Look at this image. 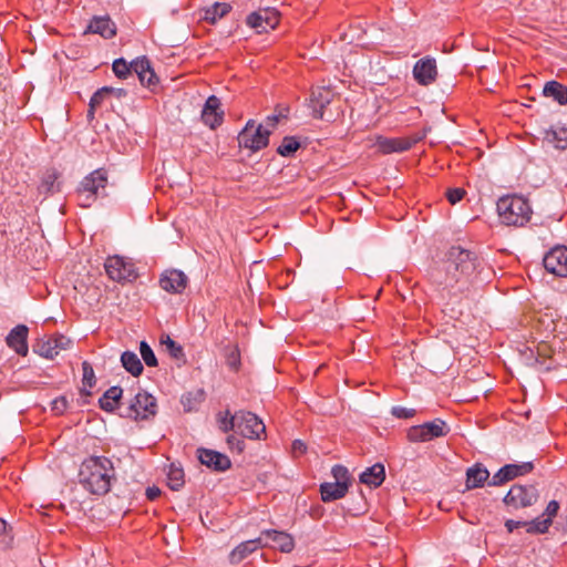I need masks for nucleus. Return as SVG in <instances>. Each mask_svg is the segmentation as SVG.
I'll return each instance as SVG.
<instances>
[{"mask_svg":"<svg viewBox=\"0 0 567 567\" xmlns=\"http://www.w3.org/2000/svg\"><path fill=\"white\" fill-rule=\"evenodd\" d=\"M478 267L480 260L474 251L452 246L443 260L445 277L441 284L455 292L466 293L474 285Z\"/></svg>","mask_w":567,"mask_h":567,"instance_id":"f257e3e1","label":"nucleus"},{"mask_svg":"<svg viewBox=\"0 0 567 567\" xmlns=\"http://www.w3.org/2000/svg\"><path fill=\"white\" fill-rule=\"evenodd\" d=\"M115 481L113 462L106 456H90L80 465L79 482L92 495H106Z\"/></svg>","mask_w":567,"mask_h":567,"instance_id":"f03ea898","label":"nucleus"},{"mask_svg":"<svg viewBox=\"0 0 567 567\" xmlns=\"http://www.w3.org/2000/svg\"><path fill=\"white\" fill-rule=\"evenodd\" d=\"M217 424L223 433L234 431L249 440L266 437V426L262 420L249 411L240 410L234 414L229 410L219 412L217 414Z\"/></svg>","mask_w":567,"mask_h":567,"instance_id":"7ed1b4c3","label":"nucleus"},{"mask_svg":"<svg viewBox=\"0 0 567 567\" xmlns=\"http://www.w3.org/2000/svg\"><path fill=\"white\" fill-rule=\"evenodd\" d=\"M497 213L503 224L523 227L530 220L533 210L523 196L507 195L498 199Z\"/></svg>","mask_w":567,"mask_h":567,"instance_id":"20e7f679","label":"nucleus"},{"mask_svg":"<svg viewBox=\"0 0 567 567\" xmlns=\"http://www.w3.org/2000/svg\"><path fill=\"white\" fill-rule=\"evenodd\" d=\"M107 172L99 168L85 176L80 183L76 194L80 206L90 207L100 195H105Z\"/></svg>","mask_w":567,"mask_h":567,"instance_id":"39448f33","label":"nucleus"},{"mask_svg":"<svg viewBox=\"0 0 567 567\" xmlns=\"http://www.w3.org/2000/svg\"><path fill=\"white\" fill-rule=\"evenodd\" d=\"M107 277L116 282H132L138 277L135 264L130 258L122 256H110L104 262Z\"/></svg>","mask_w":567,"mask_h":567,"instance_id":"423d86ee","label":"nucleus"},{"mask_svg":"<svg viewBox=\"0 0 567 567\" xmlns=\"http://www.w3.org/2000/svg\"><path fill=\"white\" fill-rule=\"evenodd\" d=\"M156 399L146 391H140L130 404L121 412V416L132 420H147L156 414Z\"/></svg>","mask_w":567,"mask_h":567,"instance_id":"0eeeda50","label":"nucleus"},{"mask_svg":"<svg viewBox=\"0 0 567 567\" xmlns=\"http://www.w3.org/2000/svg\"><path fill=\"white\" fill-rule=\"evenodd\" d=\"M449 432L450 429L446 422L442 419H435L431 422L411 426L406 432V439L412 443H423L446 436Z\"/></svg>","mask_w":567,"mask_h":567,"instance_id":"6e6552de","label":"nucleus"},{"mask_svg":"<svg viewBox=\"0 0 567 567\" xmlns=\"http://www.w3.org/2000/svg\"><path fill=\"white\" fill-rule=\"evenodd\" d=\"M425 131L415 132L408 136L401 137H383L377 138V147L382 154L402 153L411 150L415 144L424 140Z\"/></svg>","mask_w":567,"mask_h":567,"instance_id":"1a4fd4ad","label":"nucleus"},{"mask_svg":"<svg viewBox=\"0 0 567 567\" xmlns=\"http://www.w3.org/2000/svg\"><path fill=\"white\" fill-rule=\"evenodd\" d=\"M269 135V130L264 128L261 124L256 126L255 122L250 120L239 133L238 143L241 147L256 152L268 145Z\"/></svg>","mask_w":567,"mask_h":567,"instance_id":"9d476101","label":"nucleus"},{"mask_svg":"<svg viewBox=\"0 0 567 567\" xmlns=\"http://www.w3.org/2000/svg\"><path fill=\"white\" fill-rule=\"evenodd\" d=\"M279 21L280 13L272 7L259 8L246 18V24L258 33L274 30L279 24Z\"/></svg>","mask_w":567,"mask_h":567,"instance_id":"9b49d317","label":"nucleus"},{"mask_svg":"<svg viewBox=\"0 0 567 567\" xmlns=\"http://www.w3.org/2000/svg\"><path fill=\"white\" fill-rule=\"evenodd\" d=\"M538 498V492L535 486L514 485L504 497V503L514 508H524L532 506Z\"/></svg>","mask_w":567,"mask_h":567,"instance_id":"f8f14e48","label":"nucleus"},{"mask_svg":"<svg viewBox=\"0 0 567 567\" xmlns=\"http://www.w3.org/2000/svg\"><path fill=\"white\" fill-rule=\"evenodd\" d=\"M534 470L533 462H523L519 464H506L501 467L488 481L491 486H501L518 476L530 473Z\"/></svg>","mask_w":567,"mask_h":567,"instance_id":"ddd939ff","label":"nucleus"},{"mask_svg":"<svg viewBox=\"0 0 567 567\" xmlns=\"http://www.w3.org/2000/svg\"><path fill=\"white\" fill-rule=\"evenodd\" d=\"M545 269L558 277H567V247L551 248L543 259Z\"/></svg>","mask_w":567,"mask_h":567,"instance_id":"4468645a","label":"nucleus"},{"mask_svg":"<svg viewBox=\"0 0 567 567\" xmlns=\"http://www.w3.org/2000/svg\"><path fill=\"white\" fill-rule=\"evenodd\" d=\"M71 343V340L62 334L51 336L45 339H40L33 346V351L39 355L53 359L60 352V350L66 349Z\"/></svg>","mask_w":567,"mask_h":567,"instance_id":"2eb2a0df","label":"nucleus"},{"mask_svg":"<svg viewBox=\"0 0 567 567\" xmlns=\"http://www.w3.org/2000/svg\"><path fill=\"white\" fill-rule=\"evenodd\" d=\"M414 80L423 86L433 84L437 79V66L434 58L425 56L416 61L413 66Z\"/></svg>","mask_w":567,"mask_h":567,"instance_id":"dca6fc26","label":"nucleus"},{"mask_svg":"<svg viewBox=\"0 0 567 567\" xmlns=\"http://www.w3.org/2000/svg\"><path fill=\"white\" fill-rule=\"evenodd\" d=\"M199 462L215 472H225L231 467L230 458L215 450L199 447L197 449Z\"/></svg>","mask_w":567,"mask_h":567,"instance_id":"f3484780","label":"nucleus"},{"mask_svg":"<svg viewBox=\"0 0 567 567\" xmlns=\"http://www.w3.org/2000/svg\"><path fill=\"white\" fill-rule=\"evenodd\" d=\"M200 116L204 124L213 130L221 125L224 121V111L221 109V102L216 95L208 96Z\"/></svg>","mask_w":567,"mask_h":567,"instance_id":"a211bd4d","label":"nucleus"},{"mask_svg":"<svg viewBox=\"0 0 567 567\" xmlns=\"http://www.w3.org/2000/svg\"><path fill=\"white\" fill-rule=\"evenodd\" d=\"M264 538V547L271 546L282 553H290L295 548L293 537L286 533L276 529H266L261 532Z\"/></svg>","mask_w":567,"mask_h":567,"instance_id":"6ab92c4d","label":"nucleus"},{"mask_svg":"<svg viewBox=\"0 0 567 567\" xmlns=\"http://www.w3.org/2000/svg\"><path fill=\"white\" fill-rule=\"evenodd\" d=\"M188 279L186 275L177 269L165 270L159 277V287L169 293H182Z\"/></svg>","mask_w":567,"mask_h":567,"instance_id":"aec40b11","label":"nucleus"},{"mask_svg":"<svg viewBox=\"0 0 567 567\" xmlns=\"http://www.w3.org/2000/svg\"><path fill=\"white\" fill-rule=\"evenodd\" d=\"M28 334L29 328L25 324H18L7 336L6 343L17 354L25 357L29 352Z\"/></svg>","mask_w":567,"mask_h":567,"instance_id":"412c9836","label":"nucleus"},{"mask_svg":"<svg viewBox=\"0 0 567 567\" xmlns=\"http://www.w3.org/2000/svg\"><path fill=\"white\" fill-rule=\"evenodd\" d=\"M131 66L143 86L152 89L158 83V78L152 69L151 62L147 58L142 56L135 59L131 62Z\"/></svg>","mask_w":567,"mask_h":567,"instance_id":"4be33fe9","label":"nucleus"},{"mask_svg":"<svg viewBox=\"0 0 567 567\" xmlns=\"http://www.w3.org/2000/svg\"><path fill=\"white\" fill-rule=\"evenodd\" d=\"M86 33H94L104 39H112L116 34V25L109 16L93 17L84 30V34Z\"/></svg>","mask_w":567,"mask_h":567,"instance_id":"5701e85b","label":"nucleus"},{"mask_svg":"<svg viewBox=\"0 0 567 567\" xmlns=\"http://www.w3.org/2000/svg\"><path fill=\"white\" fill-rule=\"evenodd\" d=\"M559 511V503L557 501H550L547 504V507L545 509L546 518L536 517L535 519L530 520L529 524V530L530 534H543L548 530V528L553 524V518L557 515Z\"/></svg>","mask_w":567,"mask_h":567,"instance_id":"b1692460","label":"nucleus"},{"mask_svg":"<svg viewBox=\"0 0 567 567\" xmlns=\"http://www.w3.org/2000/svg\"><path fill=\"white\" fill-rule=\"evenodd\" d=\"M333 92L326 86H319L311 92V103L317 117H323V110L331 103Z\"/></svg>","mask_w":567,"mask_h":567,"instance_id":"393cba45","label":"nucleus"},{"mask_svg":"<svg viewBox=\"0 0 567 567\" xmlns=\"http://www.w3.org/2000/svg\"><path fill=\"white\" fill-rule=\"evenodd\" d=\"M264 538L260 535V537L246 540L240 543L231 553L229 556L231 564H239L241 560H244L249 554L256 551L259 547H264Z\"/></svg>","mask_w":567,"mask_h":567,"instance_id":"a878e982","label":"nucleus"},{"mask_svg":"<svg viewBox=\"0 0 567 567\" xmlns=\"http://www.w3.org/2000/svg\"><path fill=\"white\" fill-rule=\"evenodd\" d=\"M488 478L489 472L487 468L483 464L476 463L466 471V488L473 489L483 487Z\"/></svg>","mask_w":567,"mask_h":567,"instance_id":"bb28decb","label":"nucleus"},{"mask_svg":"<svg viewBox=\"0 0 567 567\" xmlns=\"http://www.w3.org/2000/svg\"><path fill=\"white\" fill-rule=\"evenodd\" d=\"M122 395L123 389L121 386H111L100 398L99 405L105 412H114L118 408Z\"/></svg>","mask_w":567,"mask_h":567,"instance_id":"cd10ccee","label":"nucleus"},{"mask_svg":"<svg viewBox=\"0 0 567 567\" xmlns=\"http://www.w3.org/2000/svg\"><path fill=\"white\" fill-rule=\"evenodd\" d=\"M385 478L384 466L381 463H375L368 467L361 475L360 482L371 487H379Z\"/></svg>","mask_w":567,"mask_h":567,"instance_id":"c85d7f7f","label":"nucleus"},{"mask_svg":"<svg viewBox=\"0 0 567 567\" xmlns=\"http://www.w3.org/2000/svg\"><path fill=\"white\" fill-rule=\"evenodd\" d=\"M348 492V486L341 483H322L320 485L321 499L324 503L342 498Z\"/></svg>","mask_w":567,"mask_h":567,"instance_id":"c756f323","label":"nucleus"},{"mask_svg":"<svg viewBox=\"0 0 567 567\" xmlns=\"http://www.w3.org/2000/svg\"><path fill=\"white\" fill-rule=\"evenodd\" d=\"M543 94L546 97H550L556 101L559 105L567 104V86L558 81H548L544 85Z\"/></svg>","mask_w":567,"mask_h":567,"instance_id":"7c9ffc66","label":"nucleus"},{"mask_svg":"<svg viewBox=\"0 0 567 567\" xmlns=\"http://www.w3.org/2000/svg\"><path fill=\"white\" fill-rule=\"evenodd\" d=\"M544 138L558 150L567 148V127H550L544 132Z\"/></svg>","mask_w":567,"mask_h":567,"instance_id":"2f4dec72","label":"nucleus"},{"mask_svg":"<svg viewBox=\"0 0 567 567\" xmlns=\"http://www.w3.org/2000/svg\"><path fill=\"white\" fill-rule=\"evenodd\" d=\"M121 362L124 369L133 377H138L143 372V364L136 353L124 351L121 355Z\"/></svg>","mask_w":567,"mask_h":567,"instance_id":"473e14b6","label":"nucleus"},{"mask_svg":"<svg viewBox=\"0 0 567 567\" xmlns=\"http://www.w3.org/2000/svg\"><path fill=\"white\" fill-rule=\"evenodd\" d=\"M231 10V6L226 2H215L213 6L206 9L205 20L210 23H216L218 20L227 16Z\"/></svg>","mask_w":567,"mask_h":567,"instance_id":"72a5a7b5","label":"nucleus"},{"mask_svg":"<svg viewBox=\"0 0 567 567\" xmlns=\"http://www.w3.org/2000/svg\"><path fill=\"white\" fill-rule=\"evenodd\" d=\"M82 385L81 394L90 396L92 393L90 389H92L96 384V378L93 370V367L90 362H82Z\"/></svg>","mask_w":567,"mask_h":567,"instance_id":"f704fd0d","label":"nucleus"},{"mask_svg":"<svg viewBox=\"0 0 567 567\" xmlns=\"http://www.w3.org/2000/svg\"><path fill=\"white\" fill-rule=\"evenodd\" d=\"M550 348L546 343H542L537 348L536 363L544 368L546 371L556 369V364L551 360Z\"/></svg>","mask_w":567,"mask_h":567,"instance_id":"c9c22d12","label":"nucleus"},{"mask_svg":"<svg viewBox=\"0 0 567 567\" xmlns=\"http://www.w3.org/2000/svg\"><path fill=\"white\" fill-rule=\"evenodd\" d=\"M184 471L181 467L171 465L167 473V485L172 491H178L184 485Z\"/></svg>","mask_w":567,"mask_h":567,"instance_id":"e433bc0d","label":"nucleus"},{"mask_svg":"<svg viewBox=\"0 0 567 567\" xmlns=\"http://www.w3.org/2000/svg\"><path fill=\"white\" fill-rule=\"evenodd\" d=\"M300 147V142L295 136H285L277 152L281 156H291Z\"/></svg>","mask_w":567,"mask_h":567,"instance_id":"4c0bfd02","label":"nucleus"},{"mask_svg":"<svg viewBox=\"0 0 567 567\" xmlns=\"http://www.w3.org/2000/svg\"><path fill=\"white\" fill-rule=\"evenodd\" d=\"M161 344L166 348L174 359H181L184 357L183 347L174 341L169 336H162Z\"/></svg>","mask_w":567,"mask_h":567,"instance_id":"58836bf2","label":"nucleus"},{"mask_svg":"<svg viewBox=\"0 0 567 567\" xmlns=\"http://www.w3.org/2000/svg\"><path fill=\"white\" fill-rule=\"evenodd\" d=\"M140 352L143 361L147 367H157V358L146 341H141L140 343Z\"/></svg>","mask_w":567,"mask_h":567,"instance_id":"ea45409f","label":"nucleus"},{"mask_svg":"<svg viewBox=\"0 0 567 567\" xmlns=\"http://www.w3.org/2000/svg\"><path fill=\"white\" fill-rule=\"evenodd\" d=\"M112 69H113L114 74L118 79H126L133 72V68L131 66V63L128 64L122 58L116 59L113 62Z\"/></svg>","mask_w":567,"mask_h":567,"instance_id":"a19ab883","label":"nucleus"},{"mask_svg":"<svg viewBox=\"0 0 567 567\" xmlns=\"http://www.w3.org/2000/svg\"><path fill=\"white\" fill-rule=\"evenodd\" d=\"M111 86H103L99 89L91 97L89 106H91L92 110H96L102 105L105 99H107L111 95Z\"/></svg>","mask_w":567,"mask_h":567,"instance_id":"79ce46f5","label":"nucleus"},{"mask_svg":"<svg viewBox=\"0 0 567 567\" xmlns=\"http://www.w3.org/2000/svg\"><path fill=\"white\" fill-rule=\"evenodd\" d=\"M332 476L336 480V483H341L349 487L350 485V474L346 466L343 465H334L331 470Z\"/></svg>","mask_w":567,"mask_h":567,"instance_id":"37998d69","label":"nucleus"},{"mask_svg":"<svg viewBox=\"0 0 567 567\" xmlns=\"http://www.w3.org/2000/svg\"><path fill=\"white\" fill-rule=\"evenodd\" d=\"M238 433L234 432L226 437L227 446L230 451H235L237 453H241L245 450V442L243 439L238 437Z\"/></svg>","mask_w":567,"mask_h":567,"instance_id":"c03bdc74","label":"nucleus"},{"mask_svg":"<svg viewBox=\"0 0 567 567\" xmlns=\"http://www.w3.org/2000/svg\"><path fill=\"white\" fill-rule=\"evenodd\" d=\"M68 409V400L64 395L55 398L51 402V411L55 415H62Z\"/></svg>","mask_w":567,"mask_h":567,"instance_id":"a18cd8bd","label":"nucleus"},{"mask_svg":"<svg viewBox=\"0 0 567 567\" xmlns=\"http://www.w3.org/2000/svg\"><path fill=\"white\" fill-rule=\"evenodd\" d=\"M391 413L398 419H411L416 414V411L403 406H393Z\"/></svg>","mask_w":567,"mask_h":567,"instance_id":"49530a36","label":"nucleus"},{"mask_svg":"<svg viewBox=\"0 0 567 567\" xmlns=\"http://www.w3.org/2000/svg\"><path fill=\"white\" fill-rule=\"evenodd\" d=\"M466 192L463 188H450L446 192V198L452 204L461 202L465 196Z\"/></svg>","mask_w":567,"mask_h":567,"instance_id":"de8ad7c7","label":"nucleus"},{"mask_svg":"<svg viewBox=\"0 0 567 567\" xmlns=\"http://www.w3.org/2000/svg\"><path fill=\"white\" fill-rule=\"evenodd\" d=\"M529 524L530 522H525V520H514V519H507L505 522V527L506 529L509 532V533H513L515 529L519 528V527H525L527 533H530L529 530Z\"/></svg>","mask_w":567,"mask_h":567,"instance_id":"09e8293b","label":"nucleus"},{"mask_svg":"<svg viewBox=\"0 0 567 567\" xmlns=\"http://www.w3.org/2000/svg\"><path fill=\"white\" fill-rule=\"evenodd\" d=\"M306 451H307V446L302 441L296 440L292 442V452L296 456L305 454Z\"/></svg>","mask_w":567,"mask_h":567,"instance_id":"8fccbe9b","label":"nucleus"},{"mask_svg":"<svg viewBox=\"0 0 567 567\" xmlns=\"http://www.w3.org/2000/svg\"><path fill=\"white\" fill-rule=\"evenodd\" d=\"M146 497L148 501H155L161 496V489L157 486H150L146 488Z\"/></svg>","mask_w":567,"mask_h":567,"instance_id":"3c124183","label":"nucleus"},{"mask_svg":"<svg viewBox=\"0 0 567 567\" xmlns=\"http://www.w3.org/2000/svg\"><path fill=\"white\" fill-rule=\"evenodd\" d=\"M227 362L233 369L237 370L240 363L239 354L236 351H233L228 357Z\"/></svg>","mask_w":567,"mask_h":567,"instance_id":"603ef678","label":"nucleus"},{"mask_svg":"<svg viewBox=\"0 0 567 567\" xmlns=\"http://www.w3.org/2000/svg\"><path fill=\"white\" fill-rule=\"evenodd\" d=\"M111 90H112L111 95H114L117 99L124 97L127 94L125 89H114V87H111Z\"/></svg>","mask_w":567,"mask_h":567,"instance_id":"864d4df0","label":"nucleus"},{"mask_svg":"<svg viewBox=\"0 0 567 567\" xmlns=\"http://www.w3.org/2000/svg\"><path fill=\"white\" fill-rule=\"evenodd\" d=\"M278 121H279V116L278 115L268 116L267 117V125H269L271 127H275L276 124L278 123Z\"/></svg>","mask_w":567,"mask_h":567,"instance_id":"5fc2aeb1","label":"nucleus"},{"mask_svg":"<svg viewBox=\"0 0 567 567\" xmlns=\"http://www.w3.org/2000/svg\"><path fill=\"white\" fill-rule=\"evenodd\" d=\"M7 532V523L4 519L0 518V537L3 536Z\"/></svg>","mask_w":567,"mask_h":567,"instance_id":"6e6d98bb","label":"nucleus"},{"mask_svg":"<svg viewBox=\"0 0 567 567\" xmlns=\"http://www.w3.org/2000/svg\"><path fill=\"white\" fill-rule=\"evenodd\" d=\"M94 112H95V110H92L91 106H89L87 117L93 118L94 117Z\"/></svg>","mask_w":567,"mask_h":567,"instance_id":"4d7b16f0","label":"nucleus"},{"mask_svg":"<svg viewBox=\"0 0 567 567\" xmlns=\"http://www.w3.org/2000/svg\"><path fill=\"white\" fill-rule=\"evenodd\" d=\"M45 184H50V186H48V190H51L53 185H54V182L52 181H45Z\"/></svg>","mask_w":567,"mask_h":567,"instance_id":"13d9d810","label":"nucleus"},{"mask_svg":"<svg viewBox=\"0 0 567 567\" xmlns=\"http://www.w3.org/2000/svg\"><path fill=\"white\" fill-rule=\"evenodd\" d=\"M45 184H50V186H48V190H51L53 185H54V182L52 181H45Z\"/></svg>","mask_w":567,"mask_h":567,"instance_id":"bf43d9fd","label":"nucleus"},{"mask_svg":"<svg viewBox=\"0 0 567 567\" xmlns=\"http://www.w3.org/2000/svg\"><path fill=\"white\" fill-rule=\"evenodd\" d=\"M45 184H50V186H48V190H51L53 185H54V182L52 181H45Z\"/></svg>","mask_w":567,"mask_h":567,"instance_id":"052dcab7","label":"nucleus"}]
</instances>
